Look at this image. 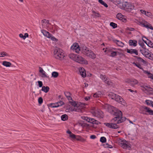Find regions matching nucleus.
Here are the masks:
<instances>
[{"instance_id":"nucleus-8","label":"nucleus","mask_w":153,"mask_h":153,"mask_svg":"<svg viewBox=\"0 0 153 153\" xmlns=\"http://www.w3.org/2000/svg\"><path fill=\"white\" fill-rule=\"evenodd\" d=\"M71 49L76 53H79L80 51V48L77 43H74L71 46Z\"/></svg>"},{"instance_id":"nucleus-5","label":"nucleus","mask_w":153,"mask_h":153,"mask_svg":"<svg viewBox=\"0 0 153 153\" xmlns=\"http://www.w3.org/2000/svg\"><path fill=\"white\" fill-rule=\"evenodd\" d=\"M54 55L56 58L60 60H62L65 56V54L63 51L59 48H56L55 49Z\"/></svg>"},{"instance_id":"nucleus-52","label":"nucleus","mask_w":153,"mask_h":153,"mask_svg":"<svg viewBox=\"0 0 153 153\" xmlns=\"http://www.w3.org/2000/svg\"><path fill=\"white\" fill-rule=\"evenodd\" d=\"M138 25H142V26H144V24H145L143 22H142L140 21H138V22L137 23Z\"/></svg>"},{"instance_id":"nucleus-37","label":"nucleus","mask_w":153,"mask_h":153,"mask_svg":"<svg viewBox=\"0 0 153 153\" xmlns=\"http://www.w3.org/2000/svg\"><path fill=\"white\" fill-rule=\"evenodd\" d=\"M92 13L94 16L96 17H100V14L97 13L94 11H93Z\"/></svg>"},{"instance_id":"nucleus-9","label":"nucleus","mask_w":153,"mask_h":153,"mask_svg":"<svg viewBox=\"0 0 153 153\" xmlns=\"http://www.w3.org/2000/svg\"><path fill=\"white\" fill-rule=\"evenodd\" d=\"M119 144L123 149H126L130 147L129 144L125 140H121L119 142Z\"/></svg>"},{"instance_id":"nucleus-47","label":"nucleus","mask_w":153,"mask_h":153,"mask_svg":"<svg viewBox=\"0 0 153 153\" xmlns=\"http://www.w3.org/2000/svg\"><path fill=\"white\" fill-rule=\"evenodd\" d=\"M42 23H45L48 24L49 23V22L48 20H47L46 19H44V20H42Z\"/></svg>"},{"instance_id":"nucleus-27","label":"nucleus","mask_w":153,"mask_h":153,"mask_svg":"<svg viewBox=\"0 0 153 153\" xmlns=\"http://www.w3.org/2000/svg\"><path fill=\"white\" fill-rule=\"evenodd\" d=\"M2 64L6 67H10L11 65V64L10 62L6 61H3Z\"/></svg>"},{"instance_id":"nucleus-42","label":"nucleus","mask_w":153,"mask_h":153,"mask_svg":"<svg viewBox=\"0 0 153 153\" xmlns=\"http://www.w3.org/2000/svg\"><path fill=\"white\" fill-rule=\"evenodd\" d=\"M43 99L42 97H40L38 99V101L39 102V103L40 104H41L43 102Z\"/></svg>"},{"instance_id":"nucleus-15","label":"nucleus","mask_w":153,"mask_h":153,"mask_svg":"<svg viewBox=\"0 0 153 153\" xmlns=\"http://www.w3.org/2000/svg\"><path fill=\"white\" fill-rule=\"evenodd\" d=\"M79 71L81 76L83 77L86 76V74L85 69L82 68H80L79 69Z\"/></svg>"},{"instance_id":"nucleus-60","label":"nucleus","mask_w":153,"mask_h":153,"mask_svg":"<svg viewBox=\"0 0 153 153\" xmlns=\"http://www.w3.org/2000/svg\"><path fill=\"white\" fill-rule=\"evenodd\" d=\"M24 36L26 38V37H28V35L27 33H25Z\"/></svg>"},{"instance_id":"nucleus-26","label":"nucleus","mask_w":153,"mask_h":153,"mask_svg":"<svg viewBox=\"0 0 153 153\" xmlns=\"http://www.w3.org/2000/svg\"><path fill=\"white\" fill-rule=\"evenodd\" d=\"M76 139L82 142H84L86 141V140L79 136H76Z\"/></svg>"},{"instance_id":"nucleus-57","label":"nucleus","mask_w":153,"mask_h":153,"mask_svg":"<svg viewBox=\"0 0 153 153\" xmlns=\"http://www.w3.org/2000/svg\"><path fill=\"white\" fill-rule=\"evenodd\" d=\"M127 29L128 30H131V31H133L134 30V28H131V27H130V28L128 27L127 28Z\"/></svg>"},{"instance_id":"nucleus-30","label":"nucleus","mask_w":153,"mask_h":153,"mask_svg":"<svg viewBox=\"0 0 153 153\" xmlns=\"http://www.w3.org/2000/svg\"><path fill=\"white\" fill-rule=\"evenodd\" d=\"M116 94L113 93L111 92L108 94V96L112 99L114 100L115 99H116L115 98L116 97Z\"/></svg>"},{"instance_id":"nucleus-36","label":"nucleus","mask_w":153,"mask_h":153,"mask_svg":"<svg viewBox=\"0 0 153 153\" xmlns=\"http://www.w3.org/2000/svg\"><path fill=\"white\" fill-rule=\"evenodd\" d=\"M8 54L5 52H2L0 53V57H3L5 56H8Z\"/></svg>"},{"instance_id":"nucleus-2","label":"nucleus","mask_w":153,"mask_h":153,"mask_svg":"<svg viewBox=\"0 0 153 153\" xmlns=\"http://www.w3.org/2000/svg\"><path fill=\"white\" fill-rule=\"evenodd\" d=\"M70 102L73 107L71 110L77 112L81 111L82 109L85 107V106L86 105L84 103L80 102H78L77 103L74 101H70Z\"/></svg>"},{"instance_id":"nucleus-53","label":"nucleus","mask_w":153,"mask_h":153,"mask_svg":"<svg viewBox=\"0 0 153 153\" xmlns=\"http://www.w3.org/2000/svg\"><path fill=\"white\" fill-rule=\"evenodd\" d=\"M57 103H58L59 106H61L64 104L63 102L62 101H60L59 102H57Z\"/></svg>"},{"instance_id":"nucleus-55","label":"nucleus","mask_w":153,"mask_h":153,"mask_svg":"<svg viewBox=\"0 0 153 153\" xmlns=\"http://www.w3.org/2000/svg\"><path fill=\"white\" fill-rule=\"evenodd\" d=\"M140 11L142 13L145 14L146 15V11L141 10H140Z\"/></svg>"},{"instance_id":"nucleus-50","label":"nucleus","mask_w":153,"mask_h":153,"mask_svg":"<svg viewBox=\"0 0 153 153\" xmlns=\"http://www.w3.org/2000/svg\"><path fill=\"white\" fill-rule=\"evenodd\" d=\"M146 15L148 17H150L152 16V14L149 12H147Z\"/></svg>"},{"instance_id":"nucleus-38","label":"nucleus","mask_w":153,"mask_h":153,"mask_svg":"<svg viewBox=\"0 0 153 153\" xmlns=\"http://www.w3.org/2000/svg\"><path fill=\"white\" fill-rule=\"evenodd\" d=\"M147 45L149 47L153 48V43L151 42L149 40V42H148V44Z\"/></svg>"},{"instance_id":"nucleus-63","label":"nucleus","mask_w":153,"mask_h":153,"mask_svg":"<svg viewBox=\"0 0 153 153\" xmlns=\"http://www.w3.org/2000/svg\"><path fill=\"white\" fill-rule=\"evenodd\" d=\"M139 44L142 48L143 47L144 45L143 43H139Z\"/></svg>"},{"instance_id":"nucleus-58","label":"nucleus","mask_w":153,"mask_h":153,"mask_svg":"<svg viewBox=\"0 0 153 153\" xmlns=\"http://www.w3.org/2000/svg\"><path fill=\"white\" fill-rule=\"evenodd\" d=\"M106 145H107V146H106V147L109 148H112V146H111L110 145H109L107 144H106Z\"/></svg>"},{"instance_id":"nucleus-48","label":"nucleus","mask_w":153,"mask_h":153,"mask_svg":"<svg viewBox=\"0 0 153 153\" xmlns=\"http://www.w3.org/2000/svg\"><path fill=\"white\" fill-rule=\"evenodd\" d=\"M65 94L67 97H69V96H71L70 93L68 92H65Z\"/></svg>"},{"instance_id":"nucleus-6","label":"nucleus","mask_w":153,"mask_h":153,"mask_svg":"<svg viewBox=\"0 0 153 153\" xmlns=\"http://www.w3.org/2000/svg\"><path fill=\"white\" fill-rule=\"evenodd\" d=\"M92 114L99 118H102L103 117V112L100 110L96 109L91 111Z\"/></svg>"},{"instance_id":"nucleus-7","label":"nucleus","mask_w":153,"mask_h":153,"mask_svg":"<svg viewBox=\"0 0 153 153\" xmlns=\"http://www.w3.org/2000/svg\"><path fill=\"white\" fill-rule=\"evenodd\" d=\"M82 118L83 120H85L88 122L92 123L93 124L98 125L100 123L99 122L93 118L84 116L82 117Z\"/></svg>"},{"instance_id":"nucleus-56","label":"nucleus","mask_w":153,"mask_h":153,"mask_svg":"<svg viewBox=\"0 0 153 153\" xmlns=\"http://www.w3.org/2000/svg\"><path fill=\"white\" fill-rule=\"evenodd\" d=\"M96 137L95 135H91V136H90V138L91 139H94L96 138Z\"/></svg>"},{"instance_id":"nucleus-33","label":"nucleus","mask_w":153,"mask_h":153,"mask_svg":"<svg viewBox=\"0 0 153 153\" xmlns=\"http://www.w3.org/2000/svg\"><path fill=\"white\" fill-rule=\"evenodd\" d=\"M61 118L62 120L65 121L67 120L68 119V116L65 114L62 115L61 116Z\"/></svg>"},{"instance_id":"nucleus-44","label":"nucleus","mask_w":153,"mask_h":153,"mask_svg":"<svg viewBox=\"0 0 153 153\" xmlns=\"http://www.w3.org/2000/svg\"><path fill=\"white\" fill-rule=\"evenodd\" d=\"M69 136L71 138L74 139H76V136L75 135L73 134V133L71 134Z\"/></svg>"},{"instance_id":"nucleus-45","label":"nucleus","mask_w":153,"mask_h":153,"mask_svg":"<svg viewBox=\"0 0 153 153\" xmlns=\"http://www.w3.org/2000/svg\"><path fill=\"white\" fill-rule=\"evenodd\" d=\"M133 64H134L135 66H136L137 67L139 68H140V69H141V65L139 64H136V63L134 62L133 63Z\"/></svg>"},{"instance_id":"nucleus-19","label":"nucleus","mask_w":153,"mask_h":153,"mask_svg":"<svg viewBox=\"0 0 153 153\" xmlns=\"http://www.w3.org/2000/svg\"><path fill=\"white\" fill-rule=\"evenodd\" d=\"M103 95V94L100 91H98L94 94L93 96L94 97L97 98L101 97Z\"/></svg>"},{"instance_id":"nucleus-29","label":"nucleus","mask_w":153,"mask_h":153,"mask_svg":"<svg viewBox=\"0 0 153 153\" xmlns=\"http://www.w3.org/2000/svg\"><path fill=\"white\" fill-rule=\"evenodd\" d=\"M144 73L147 74L148 77L150 78L153 80V75L152 74L146 71H144Z\"/></svg>"},{"instance_id":"nucleus-10","label":"nucleus","mask_w":153,"mask_h":153,"mask_svg":"<svg viewBox=\"0 0 153 153\" xmlns=\"http://www.w3.org/2000/svg\"><path fill=\"white\" fill-rule=\"evenodd\" d=\"M104 52L107 53L108 56L111 57H114L117 55V52L113 51L112 49L106 48Z\"/></svg>"},{"instance_id":"nucleus-64","label":"nucleus","mask_w":153,"mask_h":153,"mask_svg":"<svg viewBox=\"0 0 153 153\" xmlns=\"http://www.w3.org/2000/svg\"><path fill=\"white\" fill-rule=\"evenodd\" d=\"M67 133L70 135L71 134H72V132L70 131H67Z\"/></svg>"},{"instance_id":"nucleus-34","label":"nucleus","mask_w":153,"mask_h":153,"mask_svg":"<svg viewBox=\"0 0 153 153\" xmlns=\"http://www.w3.org/2000/svg\"><path fill=\"white\" fill-rule=\"evenodd\" d=\"M59 75V74L57 72L54 71L52 73V76L54 78L57 77Z\"/></svg>"},{"instance_id":"nucleus-4","label":"nucleus","mask_w":153,"mask_h":153,"mask_svg":"<svg viewBox=\"0 0 153 153\" xmlns=\"http://www.w3.org/2000/svg\"><path fill=\"white\" fill-rule=\"evenodd\" d=\"M82 51L83 54L90 58L94 59L96 57L95 54L86 46L82 47Z\"/></svg>"},{"instance_id":"nucleus-25","label":"nucleus","mask_w":153,"mask_h":153,"mask_svg":"<svg viewBox=\"0 0 153 153\" xmlns=\"http://www.w3.org/2000/svg\"><path fill=\"white\" fill-rule=\"evenodd\" d=\"M49 88L48 86H43L42 87L41 90L47 93L49 91Z\"/></svg>"},{"instance_id":"nucleus-14","label":"nucleus","mask_w":153,"mask_h":153,"mask_svg":"<svg viewBox=\"0 0 153 153\" xmlns=\"http://www.w3.org/2000/svg\"><path fill=\"white\" fill-rule=\"evenodd\" d=\"M39 71L41 74V76L42 77H48L47 75L46 74L45 72L43 69L41 67H39Z\"/></svg>"},{"instance_id":"nucleus-54","label":"nucleus","mask_w":153,"mask_h":153,"mask_svg":"<svg viewBox=\"0 0 153 153\" xmlns=\"http://www.w3.org/2000/svg\"><path fill=\"white\" fill-rule=\"evenodd\" d=\"M51 38V40H53V41H57V40L56 38H54L53 37V36L52 37L51 36V38Z\"/></svg>"},{"instance_id":"nucleus-22","label":"nucleus","mask_w":153,"mask_h":153,"mask_svg":"<svg viewBox=\"0 0 153 153\" xmlns=\"http://www.w3.org/2000/svg\"><path fill=\"white\" fill-rule=\"evenodd\" d=\"M137 41L136 40H130L129 41V43L130 45L136 46L137 45Z\"/></svg>"},{"instance_id":"nucleus-3","label":"nucleus","mask_w":153,"mask_h":153,"mask_svg":"<svg viewBox=\"0 0 153 153\" xmlns=\"http://www.w3.org/2000/svg\"><path fill=\"white\" fill-rule=\"evenodd\" d=\"M69 57L73 60L82 64H87V61L82 56L74 53H71L69 55Z\"/></svg>"},{"instance_id":"nucleus-43","label":"nucleus","mask_w":153,"mask_h":153,"mask_svg":"<svg viewBox=\"0 0 153 153\" xmlns=\"http://www.w3.org/2000/svg\"><path fill=\"white\" fill-rule=\"evenodd\" d=\"M135 57L140 62H143L144 61V60L140 57H139L137 56H136Z\"/></svg>"},{"instance_id":"nucleus-21","label":"nucleus","mask_w":153,"mask_h":153,"mask_svg":"<svg viewBox=\"0 0 153 153\" xmlns=\"http://www.w3.org/2000/svg\"><path fill=\"white\" fill-rule=\"evenodd\" d=\"M128 2H124L121 4H120V7L121 9H124L125 8H127V7L128 4Z\"/></svg>"},{"instance_id":"nucleus-62","label":"nucleus","mask_w":153,"mask_h":153,"mask_svg":"<svg viewBox=\"0 0 153 153\" xmlns=\"http://www.w3.org/2000/svg\"><path fill=\"white\" fill-rule=\"evenodd\" d=\"M149 25H148V24H146V25H145V24H144V26L145 27H147V28H149Z\"/></svg>"},{"instance_id":"nucleus-18","label":"nucleus","mask_w":153,"mask_h":153,"mask_svg":"<svg viewBox=\"0 0 153 153\" xmlns=\"http://www.w3.org/2000/svg\"><path fill=\"white\" fill-rule=\"evenodd\" d=\"M127 82L131 84L132 86H133L134 85L137 84L138 82L137 80L134 79H129L128 80Z\"/></svg>"},{"instance_id":"nucleus-31","label":"nucleus","mask_w":153,"mask_h":153,"mask_svg":"<svg viewBox=\"0 0 153 153\" xmlns=\"http://www.w3.org/2000/svg\"><path fill=\"white\" fill-rule=\"evenodd\" d=\"M145 102L147 105L152 106L153 107V102L152 101L149 100H146Z\"/></svg>"},{"instance_id":"nucleus-12","label":"nucleus","mask_w":153,"mask_h":153,"mask_svg":"<svg viewBox=\"0 0 153 153\" xmlns=\"http://www.w3.org/2000/svg\"><path fill=\"white\" fill-rule=\"evenodd\" d=\"M100 78L103 80L104 82L107 83L108 85H110L111 82L108 80L107 78L105 75L101 74L100 76Z\"/></svg>"},{"instance_id":"nucleus-59","label":"nucleus","mask_w":153,"mask_h":153,"mask_svg":"<svg viewBox=\"0 0 153 153\" xmlns=\"http://www.w3.org/2000/svg\"><path fill=\"white\" fill-rule=\"evenodd\" d=\"M90 99V97H85V99L86 100H88L89 99Z\"/></svg>"},{"instance_id":"nucleus-35","label":"nucleus","mask_w":153,"mask_h":153,"mask_svg":"<svg viewBox=\"0 0 153 153\" xmlns=\"http://www.w3.org/2000/svg\"><path fill=\"white\" fill-rule=\"evenodd\" d=\"M99 2L105 7H108L107 4L102 0H98Z\"/></svg>"},{"instance_id":"nucleus-13","label":"nucleus","mask_w":153,"mask_h":153,"mask_svg":"<svg viewBox=\"0 0 153 153\" xmlns=\"http://www.w3.org/2000/svg\"><path fill=\"white\" fill-rule=\"evenodd\" d=\"M115 98L116 99H115L114 100H115L117 102H121L122 104L123 105H125V102L124 101V100H123V99L122 98H121V97L116 94Z\"/></svg>"},{"instance_id":"nucleus-16","label":"nucleus","mask_w":153,"mask_h":153,"mask_svg":"<svg viewBox=\"0 0 153 153\" xmlns=\"http://www.w3.org/2000/svg\"><path fill=\"white\" fill-rule=\"evenodd\" d=\"M127 52L128 53H130L131 54L134 53L136 55H138L137 51L136 49H127Z\"/></svg>"},{"instance_id":"nucleus-23","label":"nucleus","mask_w":153,"mask_h":153,"mask_svg":"<svg viewBox=\"0 0 153 153\" xmlns=\"http://www.w3.org/2000/svg\"><path fill=\"white\" fill-rule=\"evenodd\" d=\"M144 108L146 110V111L149 113L150 114L153 115V111L150 108L146 107H144Z\"/></svg>"},{"instance_id":"nucleus-24","label":"nucleus","mask_w":153,"mask_h":153,"mask_svg":"<svg viewBox=\"0 0 153 153\" xmlns=\"http://www.w3.org/2000/svg\"><path fill=\"white\" fill-rule=\"evenodd\" d=\"M134 7L132 4L128 3L127 9L128 10H131L134 9Z\"/></svg>"},{"instance_id":"nucleus-41","label":"nucleus","mask_w":153,"mask_h":153,"mask_svg":"<svg viewBox=\"0 0 153 153\" xmlns=\"http://www.w3.org/2000/svg\"><path fill=\"white\" fill-rule=\"evenodd\" d=\"M106 140V138L104 137H102L100 139V141L102 143L105 142Z\"/></svg>"},{"instance_id":"nucleus-61","label":"nucleus","mask_w":153,"mask_h":153,"mask_svg":"<svg viewBox=\"0 0 153 153\" xmlns=\"http://www.w3.org/2000/svg\"><path fill=\"white\" fill-rule=\"evenodd\" d=\"M68 99L69 100H72V98L71 97V96H69V97H67Z\"/></svg>"},{"instance_id":"nucleus-17","label":"nucleus","mask_w":153,"mask_h":153,"mask_svg":"<svg viewBox=\"0 0 153 153\" xmlns=\"http://www.w3.org/2000/svg\"><path fill=\"white\" fill-rule=\"evenodd\" d=\"M41 32L44 36L47 38H50L51 37V34L48 32L44 30H42Z\"/></svg>"},{"instance_id":"nucleus-39","label":"nucleus","mask_w":153,"mask_h":153,"mask_svg":"<svg viewBox=\"0 0 153 153\" xmlns=\"http://www.w3.org/2000/svg\"><path fill=\"white\" fill-rule=\"evenodd\" d=\"M51 106L52 108H56L59 107L58 103L51 104Z\"/></svg>"},{"instance_id":"nucleus-46","label":"nucleus","mask_w":153,"mask_h":153,"mask_svg":"<svg viewBox=\"0 0 153 153\" xmlns=\"http://www.w3.org/2000/svg\"><path fill=\"white\" fill-rule=\"evenodd\" d=\"M37 82L38 83V85H39V87H43L42 86L43 84H42V81H38Z\"/></svg>"},{"instance_id":"nucleus-51","label":"nucleus","mask_w":153,"mask_h":153,"mask_svg":"<svg viewBox=\"0 0 153 153\" xmlns=\"http://www.w3.org/2000/svg\"><path fill=\"white\" fill-rule=\"evenodd\" d=\"M19 36L20 38H22L24 40H25V37L23 35V34L22 33H20L19 34Z\"/></svg>"},{"instance_id":"nucleus-11","label":"nucleus","mask_w":153,"mask_h":153,"mask_svg":"<svg viewBox=\"0 0 153 153\" xmlns=\"http://www.w3.org/2000/svg\"><path fill=\"white\" fill-rule=\"evenodd\" d=\"M143 90L148 94H153V89L148 86H143Z\"/></svg>"},{"instance_id":"nucleus-20","label":"nucleus","mask_w":153,"mask_h":153,"mask_svg":"<svg viewBox=\"0 0 153 153\" xmlns=\"http://www.w3.org/2000/svg\"><path fill=\"white\" fill-rule=\"evenodd\" d=\"M140 51L141 53L145 55H147L149 54L148 50L145 48H143L142 49H140Z\"/></svg>"},{"instance_id":"nucleus-32","label":"nucleus","mask_w":153,"mask_h":153,"mask_svg":"<svg viewBox=\"0 0 153 153\" xmlns=\"http://www.w3.org/2000/svg\"><path fill=\"white\" fill-rule=\"evenodd\" d=\"M124 16L120 13H119L117 14V18L120 20L123 19Z\"/></svg>"},{"instance_id":"nucleus-49","label":"nucleus","mask_w":153,"mask_h":153,"mask_svg":"<svg viewBox=\"0 0 153 153\" xmlns=\"http://www.w3.org/2000/svg\"><path fill=\"white\" fill-rule=\"evenodd\" d=\"M114 1L115 3L117 4H120V0H114Z\"/></svg>"},{"instance_id":"nucleus-40","label":"nucleus","mask_w":153,"mask_h":153,"mask_svg":"<svg viewBox=\"0 0 153 153\" xmlns=\"http://www.w3.org/2000/svg\"><path fill=\"white\" fill-rule=\"evenodd\" d=\"M110 25L113 27V28H115L117 26V24L112 22L110 23Z\"/></svg>"},{"instance_id":"nucleus-28","label":"nucleus","mask_w":153,"mask_h":153,"mask_svg":"<svg viewBox=\"0 0 153 153\" xmlns=\"http://www.w3.org/2000/svg\"><path fill=\"white\" fill-rule=\"evenodd\" d=\"M115 42L116 44L119 46L123 47L124 46V43L119 40H116L115 41Z\"/></svg>"},{"instance_id":"nucleus-1","label":"nucleus","mask_w":153,"mask_h":153,"mask_svg":"<svg viewBox=\"0 0 153 153\" xmlns=\"http://www.w3.org/2000/svg\"><path fill=\"white\" fill-rule=\"evenodd\" d=\"M105 108L111 114L114 115L116 117L111 120L112 122L114 123H105L104 125L109 128L117 129L119 128L117 124H119L126 120L125 117H122V113L121 111L117 109L112 106L108 104H106Z\"/></svg>"}]
</instances>
